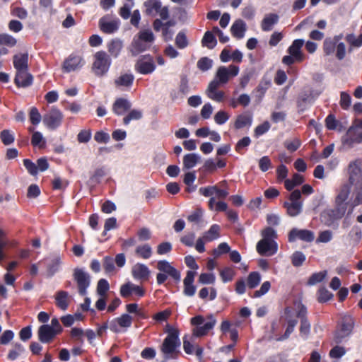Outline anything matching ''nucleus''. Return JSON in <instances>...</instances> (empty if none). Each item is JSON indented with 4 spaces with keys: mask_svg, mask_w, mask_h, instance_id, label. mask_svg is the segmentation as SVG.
<instances>
[{
    "mask_svg": "<svg viewBox=\"0 0 362 362\" xmlns=\"http://www.w3.org/2000/svg\"><path fill=\"white\" fill-rule=\"evenodd\" d=\"M111 64L110 56L105 51H98L93 55L92 71L95 75L103 76L108 72Z\"/></svg>",
    "mask_w": 362,
    "mask_h": 362,
    "instance_id": "nucleus-7",
    "label": "nucleus"
},
{
    "mask_svg": "<svg viewBox=\"0 0 362 362\" xmlns=\"http://www.w3.org/2000/svg\"><path fill=\"white\" fill-rule=\"evenodd\" d=\"M284 318L287 323V327L282 336L275 339L276 341H284L288 339L298 324V320L294 318L293 308L288 306L284 309Z\"/></svg>",
    "mask_w": 362,
    "mask_h": 362,
    "instance_id": "nucleus-17",
    "label": "nucleus"
},
{
    "mask_svg": "<svg viewBox=\"0 0 362 362\" xmlns=\"http://www.w3.org/2000/svg\"><path fill=\"white\" fill-rule=\"evenodd\" d=\"M293 310L296 312V317L300 320V335L304 339H307L311 329V325L307 317V308L300 300H295L293 303Z\"/></svg>",
    "mask_w": 362,
    "mask_h": 362,
    "instance_id": "nucleus-8",
    "label": "nucleus"
},
{
    "mask_svg": "<svg viewBox=\"0 0 362 362\" xmlns=\"http://www.w3.org/2000/svg\"><path fill=\"white\" fill-rule=\"evenodd\" d=\"M235 275L234 270L230 267H226L220 271V276L223 282L226 283L232 281Z\"/></svg>",
    "mask_w": 362,
    "mask_h": 362,
    "instance_id": "nucleus-59",
    "label": "nucleus"
},
{
    "mask_svg": "<svg viewBox=\"0 0 362 362\" xmlns=\"http://www.w3.org/2000/svg\"><path fill=\"white\" fill-rule=\"evenodd\" d=\"M31 144L34 146L44 148L46 144V141L41 132H34L32 135Z\"/></svg>",
    "mask_w": 362,
    "mask_h": 362,
    "instance_id": "nucleus-48",
    "label": "nucleus"
},
{
    "mask_svg": "<svg viewBox=\"0 0 362 362\" xmlns=\"http://www.w3.org/2000/svg\"><path fill=\"white\" fill-rule=\"evenodd\" d=\"M220 236V226L217 224L212 225L208 231H206L203 238L205 241L210 242L214 240L218 239Z\"/></svg>",
    "mask_w": 362,
    "mask_h": 362,
    "instance_id": "nucleus-43",
    "label": "nucleus"
},
{
    "mask_svg": "<svg viewBox=\"0 0 362 362\" xmlns=\"http://www.w3.org/2000/svg\"><path fill=\"white\" fill-rule=\"evenodd\" d=\"M333 294L326 288H320L318 290L317 300L320 303H325L333 298Z\"/></svg>",
    "mask_w": 362,
    "mask_h": 362,
    "instance_id": "nucleus-58",
    "label": "nucleus"
},
{
    "mask_svg": "<svg viewBox=\"0 0 362 362\" xmlns=\"http://www.w3.org/2000/svg\"><path fill=\"white\" fill-rule=\"evenodd\" d=\"M64 115L62 112L55 106L44 115L42 122L44 125L49 129L55 130L62 124Z\"/></svg>",
    "mask_w": 362,
    "mask_h": 362,
    "instance_id": "nucleus-10",
    "label": "nucleus"
},
{
    "mask_svg": "<svg viewBox=\"0 0 362 362\" xmlns=\"http://www.w3.org/2000/svg\"><path fill=\"white\" fill-rule=\"evenodd\" d=\"M262 239L257 243V252L262 256H272L278 251V244L276 242L277 238L276 231L271 228L267 227L261 232Z\"/></svg>",
    "mask_w": 362,
    "mask_h": 362,
    "instance_id": "nucleus-1",
    "label": "nucleus"
},
{
    "mask_svg": "<svg viewBox=\"0 0 362 362\" xmlns=\"http://www.w3.org/2000/svg\"><path fill=\"white\" fill-rule=\"evenodd\" d=\"M261 281V275L257 272H252L249 274L247 279V284L250 288H256Z\"/></svg>",
    "mask_w": 362,
    "mask_h": 362,
    "instance_id": "nucleus-47",
    "label": "nucleus"
},
{
    "mask_svg": "<svg viewBox=\"0 0 362 362\" xmlns=\"http://www.w3.org/2000/svg\"><path fill=\"white\" fill-rule=\"evenodd\" d=\"M28 55L26 53L18 54L13 57V66L16 71L28 70Z\"/></svg>",
    "mask_w": 362,
    "mask_h": 362,
    "instance_id": "nucleus-35",
    "label": "nucleus"
},
{
    "mask_svg": "<svg viewBox=\"0 0 362 362\" xmlns=\"http://www.w3.org/2000/svg\"><path fill=\"white\" fill-rule=\"evenodd\" d=\"M29 117L31 123L34 125H37L42 120V116L35 107L30 108Z\"/></svg>",
    "mask_w": 362,
    "mask_h": 362,
    "instance_id": "nucleus-63",
    "label": "nucleus"
},
{
    "mask_svg": "<svg viewBox=\"0 0 362 362\" xmlns=\"http://www.w3.org/2000/svg\"><path fill=\"white\" fill-rule=\"evenodd\" d=\"M252 115L245 112L236 117L234 122V127L236 129H240L245 127L250 128L252 124Z\"/></svg>",
    "mask_w": 362,
    "mask_h": 362,
    "instance_id": "nucleus-29",
    "label": "nucleus"
},
{
    "mask_svg": "<svg viewBox=\"0 0 362 362\" xmlns=\"http://www.w3.org/2000/svg\"><path fill=\"white\" fill-rule=\"evenodd\" d=\"M339 105L343 110H349L351 105V95L346 92H341L340 94Z\"/></svg>",
    "mask_w": 362,
    "mask_h": 362,
    "instance_id": "nucleus-55",
    "label": "nucleus"
},
{
    "mask_svg": "<svg viewBox=\"0 0 362 362\" xmlns=\"http://www.w3.org/2000/svg\"><path fill=\"white\" fill-rule=\"evenodd\" d=\"M201 157L197 153H188L183 158V170H189L197 165Z\"/></svg>",
    "mask_w": 362,
    "mask_h": 362,
    "instance_id": "nucleus-40",
    "label": "nucleus"
},
{
    "mask_svg": "<svg viewBox=\"0 0 362 362\" xmlns=\"http://www.w3.org/2000/svg\"><path fill=\"white\" fill-rule=\"evenodd\" d=\"M156 66L153 58L149 54L140 57L134 65L135 71L143 75L152 74L156 70Z\"/></svg>",
    "mask_w": 362,
    "mask_h": 362,
    "instance_id": "nucleus-16",
    "label": "nucleus"
},
{
    "mask_svg": "<svg viewBox=\"0 0 362 362\" xmlns=\"http://www.w3.org/2000/svg\"><path fill=\"white\" fill-rule=\"evenodd\" d=\"M180 346L179 332L176 329H173L169 332L163 340L160 351L166 360L175 359L178 356L179 351L177 349Z\"/></svg>",
    "mask_w": 362,
    "mask_h": 362,
    "instance_id": "nucleus-4",
    "label": "nucleus"
},
{
    "mask_svg": "<svg viewBox=\"0 0 362 362\" xmlns=\"http://www.w3.org/2000/svg\"><path fill=\"white\" fill-rule=\"evenodd\" d=\"M119 293L124 298L129 297L132 295L141 298L145 295V290L140 286L127 282L121 286Z\"/></svg>",
    "mask_w": 362,
    "mask_h": 362,
    "instance_id": "nucleus-21",
    "label": "nucleus"
},
{
    "mask_svg": "<svg viewBox=\"0 0 362 362\" xmlns=\"http://www.w3.org/2000/svg\"><path fill=\"white\" fill-rule=\"evenodd\" d=\"M84 64L82 57L72 54L64 60L62 69L66 73L76 71L81 69Z\"/></svg>",
    "mask_w": 362,
    "mask_h": 362,
    "instance_id": "nucleus-19",
    "label": "nucleus"
},
{
    "mask_svg": "<svg viewBox=\"0 0 362 362\" xmlns=\"http://www.w3.org/2000/svg\"><path fill=\"white\" fill-rule=\"evenodd\" d=\"M146 14L151 16L159 15L161 19L166 20L169 17V11L167 6H162L160 0H147L144 2Z\"/></svg>",
    "mask_w": 362,
    "mask_h": 362,
    "instance_id": "nucleus-15",
    "label": "nucleus"
},
{
    "mask_svg": "<svg viewBox=\"0 0 362 362\" xmlns=\"http://www.w3.org/2000/svg\"><path fill=\"white\" fill-rule=\"evenodd\" d=\"M131 107V103L123 98L116 99L112 105V111L117 115H123Z\"/></svg>",
    "mask_w": 362,
    "mask_h": 362,
    "instance_id": "nucleus-32",
    "label": "nucleus"
},
{
    "mask_svg": "<svg viewBox=\"0 0 362 362\" xmlns=\"http://www.w3.org/2000/svg\"><path fill=\"white\" fill-rule=\"evenodd\" d=\"M194 276H195V272H194L192 271H188L187 272V275H186L185 278L184 279L183 293L186 296L192 297L195 294L197 288L193 284Z\"/></svg>",
    "mask_w": 362,
    "mask_h": 362,
    "instance_id": "nucleus-26",
    "label": "nucleus"
},
{
    "mask_svg": "<svg viewBox=\"0 0 362 362\" xmlns=\"http://www.w3.org/2000/svg\"><path fill=\"white\" fill-rule=\"evenodd\" d=\"M345 40L349 45V51L362 47V33L356 36L354 33H349L345 36Z\"/></svg>",
    "mask_w": 362,
    "mask_h": 362,
    "instance_id": "nucleus-39",
    "label": "nucleus"
},
{
    "mask_svg": "<svg viewBox=\"0 0 362 362\" xmlns=\"http://www.w3.org/2000/svg\"><path fill=\"white\" fill-rule=\"evenodd\" d=\"M209 320L204 325L193 329L192 335L195 337H200L206 335L211 329L214 328L216 323V319L213 315L208 317Z\"/></svg>",
    "mask_w": 362,
    "mask_h": 362,
    "instance_id": "nucleus-25",
    "label": "nucleus"
},
{
    "mask_svg": "<svg viewBox=\"0 0 362 362\" xmlns=\"http://www.w3.org/2000/svg\"><path fill=\"white\" fill-rule=\"evenodd\" d=\"M54 298L55 303L59 308L62 310H66L68 308L71 301V296L67 291L62 290L57 291Z\"/></svg>",
    "mask_w": 362,
    "mask_h": 362,
    "instance_id": "nucleus-33",
    "label": "nucleus"
},
{
    "mask_svg": "<svg viewBox=\"0 0 362 362\" xmlns=\"http://www.w3.org/2000/svg\"><path fill=\"white\" fill-rule=\"evenodd\" d=\"M123 48V42L119 39H113L107 44V49L110 54L117 58L119 57L122 49Z\"/></svg>",
    "mask_w": 362,
    "mask_h": 362,
    "instance_id": "nucleus-36",
    "label": "nucleus"
},
{
    "mask_svg": "<svg viewBox=\"0 0 362 362\" xmlns=\"http://www.w3.org/2000/svg\"><path fill=\"white\" fill-rule=\"evenodd\" d=\"M132 324V317L129 314H123L112 320L109 324V329L115 333L125 331Z\"/></svg>",
    "mask_w": 362,
    "mask_h": 362,
    "instance_id": "nucleus-18",
    "label": "nucleus"
},
{
    "mask_svg": "<svg viewBox=\"0 0 362 362\" xmlns=\"http://www.w3.org/2000/svg\"><path fill=\"white\" fill-rule=\"evenodd\" d=\"M230 31L233 37L238 39H241L245 36L246 24L243 21L238 19L232 25Z\"/></svg>",
    "mask_w": 362,
    "mask_h": 362,
    "instance_id": "nucleus-37",
    "label": "nucleus"
},
{
    "mask_svg": "<svg viewBox=\"0 0 362 362\" xmlns=\"http://www.w3.org/2000/svg\"><path fill=\"white\" fill-rule=\"evenodd\" d=\"M136 254L143 259H148L152 255V248L148 244L139 245L136 248Z\"/></svg>",
    "mask_w": 362,
    "mask_h": 362,
    "instance_id": "nucleus-46",
    "label": "nucleus"
},
{
    "mask_svg": "<svg viewBox=\"0 0 362 362\" xmlns=\"http://www.w3.org/2000/svg\"><path fill=\"white\" fill-rule=\"evenodd\" d=\"M303 205L301 192L298 189L293 190L289 194L288 200L284 203L287 214L291 217H296L301 214Z\"/></svg>",
    "mask_w": 362,
    "mask_h": 362,
    "instance_id": "nucleus-9",
    "label": "nucleus"
},
{
    "mask_svg": "<svg viewBox=\"0 0 362 362\" xmlns=\"http://www.w3.org/2000/svg\"><path fill=\"white\" fill-rule=\"evenodd\" d=\"M303 45L304 40L303 39H297L292 42L288 49V52L295 57L296 62H302L304 59V56L301 52Z\"/></svg>",
    "mask_w": 362,
    "mask_h": 362,
    "instance_id": "nucleus-31",
    "label": "nucleus"
},
{
    "mask_svg": "<svg viewBox=\"0 0 362 362\" xmlns=\"http://www.w3.org/2000/svg\"><path fill=\"white\" fill-rule=\"evenodd\" d=\"M110 289V284L105 279H100L97 284L96 291L100 297H105Z\"/></svg>",
    "mask_w": 362,
    "mask_h": 362,
    "instance_id": "nucleus-50",
    "label": "nucleus"
},
{
    "mask_svg": "<svg viewBox=\"0 0 362 362\" xmlns=\"http://www.w3.org/2000/svg\"><path fill=\"white\" fill-rule=\"evenodd\" d=\"M216 281L214 273H202L199 277V282L202 284H213Z\"/></svg>",
    "mask_w": 362,
    "mask_h": 362,
    "instance_id": "nucleus-61",
    "label": "nucleus"
},
{
    "mask_svg": "<svg viewBox=\"0 0 362 362\" xmlns=\"http://www.w3.org/2000/svg\"><path fill=\"white\" fill-rule=\"evenodd\" d=\"M25 351L24 346L20 343H16L13 345V349H11L8 355V359L11 361L16 360L19 355L23 354Z\"/></svg>",
    "mask_w": 362,
    "mask_h": 362,
    "instance_id": "nucleus-52",
    "label": "nucleus"
},
{
    "mask_svg": "<svg viewBox=\"0 0 362 362\" xmlns=\"http://www.w3.org/2000/svg\"><path fill=\"white\" fill-rule=\"evenodd\" d=\"M175 25V22L169 21L165 23L164 28H163L162 35L165 41L172 40L174 35V30L172 27Z\"/></svg>",
    "mask_w": 362,
    "mask_h": 362,
    "instance_id": "nucleus-49",
    "label": "nucleus"
},
{
    "mask_svg": "<svg viewBox=\"0 0 362 362\" xmlns=\"http://www.w3.org/2000/svg\"><path fill=\"white\" fill-rule=\"evenodd\" d=\"M62 264V259L59 256L53 257L47 264V275L51 277L59 271Z\"/></svg>",
    "mask_w": 362,
    "mask_h": 362,
    "instance_id": "nucleus-41",
    "label": "nucleus"
},
{
    "mask_svg": "<svg viewBox=\"0 0 362 362\" xmlns=\"http://www.w3.org/2000/svg\"><path fill=\"white\" fill-rule=\"evenodd\" d=\"M17 41L16 38L8 34H0V45H5L8 47H13L16 45Z\"/></svg>",
    "mask_w": 362,
    "mask_h": 362,
    "instance_id": "nucleus-64",
    "label": "nucleus"
},
{
    "mask_svg": "<svg viewBox=\"0 0 362 362\" xmlns=\"http://www.w3.org/2000/svg\"><path fill=\"white\" fill-rule=\"evenodd\" d=\"M220 86L221 85L217 83L216 81H211L206 90L207 97L215 102H222L225 98V93L223 91L218 90Z\"/></svg>",
    "mask_w": 362,
    "mask_h": 362,
    "instance_id": "nucleus-24",
    "label": "nucleus"
},
{
    "mask_svg": "<svg viewBox=\"0 0 362 362\" xmlns=\"http://www.w3.org/2000/svg\"><path fill=\"white\" fill-rule=\"evenodd\" d=\"M343 35H336L332 37H327L323 42V51L325 55L329 56L335 52L339 60H342L346 56V45L341 42Z\"/></svg>",
    "mask_w": 362,
    "mask_h": 362,
    "instance_id": "nucleus-5",
    "label": "nucleus"
},
{
    "mask_svg": "<svg viewBox=\"0 0 362 362\" xmlns=\"http://www.w3.org/2000/svg\"><path fill=\"white\" fill-rule=\"evenodd\" d=\"M134 76L132 73H122L114 81L115 87L120 90H129L133 85Z\"/></svg>",
    "mask_w": 362,
    "mask_h": 362,
    "instance_id": "nucleus-22",
    "label": "nucleus"
},
{
    "mask_svg": "<svg viewBox=\"0 0 362 362\" xmlns=\"http://www.w3.org/2000/svg\"><path fill=\"white\" fill-rule=\"evenodd\" d=\"M155 40V37L150 29L141 30L136 35L131 45L130 52L133 56H136L139 53L149 49Z\"/></svg>",
    "mask_w": 362,
    "mask_h": 362,
    "instance_id": "nucleus-3",
    "label": "nucleus"
},
{
    "mask_svg": "<svg viewBox=\"0 0 362 362\" xmlns=\"http://www.w3.org/2000/svg\"><path fill=\"white\" fill-rule=\"evenodd\" d=\"M230 118V115L223 110L218 111L214 115V121L218 125L225 124Z\"/></svg>",
    "mask_w": 362,
    "mask_h": 362,
    "instance_id": "nucleus-62",
    "label": "nucleus"
},
{
    "mask_svg": "<svg viewBox=\"0 0 362 362\" xmlns=\"http://www.w3.org/2000/svg\"><path fill=\"white\" fill-rule=\"evenodd\" d=\"M157 269L160 272L166 274L177 281L180 280V273L167 260H160L157 263Z\"/></svg>",
    "mask_w": 362,
    "mask_h": 362,
    "instance_id": "nucleus-23",
    "label": "nucleus"
},
{
    "mask_svg": "<svg viewBox=\"0 0 362 362\" xmlns=\"http://www.w3.org/2000/svg\"><path fill=\"white\" fill-rule=\"evenodd\" d=\"M333 238V233L330 230H325L319 233L316 240L317 243H327Z\"/></svg>",
    "mask_w": 362,
    "mask_h": 362,
    "instance_id": "nucleus-54",
    "label": "nucleus"
},
{
    "mask_svg": "<svg viewBox=\"0 0 362 362\" xmlns=\"http://www.w3.org/2000/svg\"><path fill=\"white\" fill-rule=\"evenodd\" d=\"M0 138L4 145H10L14 142V134L8 129H4L0 133Z\"/></svg>",
    "mask_w": 362,
    "mask_h": 362,
    "instance_id": "nucleus-53",
    "label": "nucleus"
},
{
    "mask_svg": "<svg viewBox=\"0 0 362 362\" xmlns=\"http://www.w3.org/2000/svg\"><path fill=\"white\" fill-rule=\"evenodd\" d=\"M57 334L49 325H44L39 327L38 339L42 343H49Z\"/></svg>",
    "mask_w": 362,
    "mask_h": 362,
    "instance_id": "nucleus-28",
    "label": "nucleus"
},
{
    "mask_svg": "<svg viewBox=\"0 0 362 362\" xmlns=\"http://www.w3.org/2000/svg\"><path fill=\"white\" fill-rule=\"evenodd\" d=\"M202 45L213 49L217 44V40L211 31H206L202 40Z\"/></svg>",
    "mask_w": 362,
    "mask_h": 362,
    "instance_id": "nucleus-44",
    "label": "nucleus"
},
{
    "mask_svg": "<svg viewBox=\"0 0 362 362\" xmlns=\"http://www.w3.org/2000/svg\"><path fill=\"white\" fill-rule=\"evenodd\" d=\"M346 349L343 346H335L329 351V357L333 362H339V360L346 354Z\"/></svg>",
    "mask_w": 362,
    "mask_h": 362,
    "instance_id": "nucleus-45",
    "label": "nucleus"
},
{
    "mask_svg": "<svg viewBox=\"0 0 362 362\" xmlns=\"http://www.w3.org/2000/svg\"><path fill=\"white\" fill-rule=\"evenodd\" d=\"M94 139L98 144H107L110 140V136L107 132L100 130L95 133Z\"/></svg>",
    "mask_w": 362,
    "mask_h": 362,
    "instance_id": "nucleus-60",
    "label": "nucleus"
},
{
    "mask_svg": "<svg viewBox=\"0 0 362 362\" xmlns=\"http://www.w3.org/2000/svg\"><path fill=\"white\" fill-rule=\"evenodd\" d=\"M354 326V322L351 316L346 315L341 318V324L334 334L336 343H341L346 338L350 336Z\"/></svg>",
    "mask_w": 362,
    "mask_h": 362,
    "instance_id": "nucleus-12",
    "label": "nucleus"
},
{
    "mask_svg": "<svg viewBox=\"0 0 362 362\" xmlns=\"http://www.w3.org/2000/svg\"><path fill=\"white\" fill-rule=\"evenodd\" d=\"M279 21V16L276 13H268L264 17L261 28L263 31H270Z\"/></svg>",
    "mask_w": 362,
    "mask_h": 362,
    "instance_id": "nucleus-38",
    "label": "nucleus"
},
{
    "mask_svg": "<svg viewBox=\"0 0 362 362\" xmlns=\"http://www.w3.org/2000/svg\"><path fill=\"white\" fill-rule=\"evenodd\" d=\"M73 277L77 284L79 294L86 296L90 285V274L83 268H76L74 270Z\"/></svg>",
    "mask_w": 362,
    "mask_h": 362,
    "instance_id": "nucleus-14",
    "label": "nucleus"
},
{
    "mask_svg": "<svg viewBox=\"0 0 362 362\" xmlns=\"http://www.w3.org/2000/svg\"><path fill=\"white\" fill-rule=\"evenodd\" d=\"M239 71V67L233 64H230L228 66H221L218 68L215 77L212 81H216L221 86L226 84L231 78L238 76Z\"/></svg>",
    "mask_w": 362,
    "mask_h": 362,
    "instance_id": "nucleus-13",
    "label": "nucleus"
},
{
    "mask_svg": "<svg viewBox=\"0 0 362 362\" xmlns=\"http://www.w3.org/2000/svg\"><path fill=\"white\" fill-rule=\"evenodd\" d=\"M142 112L139 110H132L123 118L124 125H128L132 120H138L142 117Z\"/></svg>",
    "mask_w": 362,
    "mask_h": 362,
    "instance_id": "nucleus-51",
    "label": "nucleus"
},
{
    "mask_svg": "<svg viewBox=\"0 0 362 362\" xmlns=\"http://www.w3.org/2000/svg\"><path fill=\"white\" fill-rule=\"evenodd\" d=\"M305 255L300 251L295 252L291 256V262L294 267H300L305 261Z\"/></svg>",
    "mask_w": 362,
    "mask_h": 362,
    "instance_id": "nucleus-57",
    "label": "nucleus"
},
{
    "mask_svg": "<svg viewBox=\"0 0 362 362\" xmlns=\"http://www.w3.org/2000/svg\"><path fill=\"white\" fill-rule=\"evenodd\" d=\"M100 30L107 34L113 33L117 31L119 26V21H107L106 18H102L99 21Z\"/></svg>",
    "mask_w": 362,
    "mask_h": 362,
    "instance_id": "nucleus-34",
    "label": "nucleus"
},
{
    "mask_svg": "<svg viewBox=\"0 0 362 362\" xmlns=\"http://www.w3.org/2000/svg\"><path fill=\"white\" fill-rule=\"evenodd\" d=\"M288 241L295 242L297 239L310 243L315 238V234L313 231L306 229L293 228L288 233Z\"/></svg>",
    "mask_w": 362,
    "mask_h": 362,
    "instance_id": "nucleus-20",
    "label": "nucleus"
},
{
    "mask_svg": "<svg viewBox=\"0 0 362 362\" xmlns=\"http://www.w3.org/2000/svg\"><path fill=\"white\" fill-rule=\"evenodd\" d=\"M348 181L345 184H362V159L351 160L346 168Z\"/></svg>",
    "mask_w": 362,
    "mask_h": 362,
    "instance_id": "nucleus-11",
    "label": "nucleus"
},
{
    "mask_svg": "<svg viewBox=\"0 0 362 362\" xmlns=\"http://www.w3.org/2000/svg\"><path fill=\"white\" fill-rule=\"evenodd\" d=\"M33 76L28 71H16L15 76V83L18 87H28L33 83Z\"/></svg>",
    "mask_w": 362,
    "mask_h": 362,
    "instance_id": "nucleus-30",
    "label": "nucleus"
},
{
    "mask_svg": "<svg viewBox=\"0 0 362 362\" xmlns=\"http://www.w3.org/2000/svg\"><path fill=\"white\" fill-rule=\"evenodd\" d=\"M304 182V178L302 175L295 173L292 179H286L284 181V185L287 190L291 191L295 187L301 185Z\"/></svg>",
    "mask_w": 362,
    "mask_h": 362,
    "instance_id": "nucleus-42",
    "label": "nucleus"
},
{
    "mask_svg": "<svg viewBox=\"0 0 362 362\" xmlns=\"http://www.w3.org/2000/svg\"><path fill=\"white\" fill-rule=\"evenodd\" d=\"M150 273L148 267L141 263L134 264L132 269V276L136 280H147Z\"/></svg>",
    "mask_w": 362,
    "mask_h": 362,
    "instance_id": "nucleus-27",
    "label": "nucleus"
},
{
    "mask_svg": "<svg viewBox=\"0 0 362 362\" xmlns=\"http://www.w3.org/2000/svg\"><path fill=\"white\" fill-rule=\"evenodd\" d=\"M351 239V244L356 245L361 239V230L358 226H354L349 233Z\"/></svg>",
    "mask_w": 362,
    "mask_h": 362,
    "instance_id": "nucleus-56",
    "label": "nucleus"
},
{
    "mask_svg": "<svg viewBox=\"0 0 362 362\" xmlns=\"http://www.w3.org/2000/svg\"><path fill=\"white\" fill-rule=\"evenodd\" d=\"M341 141L346 148H353L355 145L362 143V119L354 122L342 137Z\"/></svg>",
    "mask_w": 362,
    "mask_h": 362,
    "instance_id": "nucleus-6",
    "label": "nucleus"
},
{
    "mask_svg": "<svg viewBox=\"0 0 362 362\" xmlns=\"http://www.w3.org/2000/svg\"><path fill=\"white\" fill-rule=\"evenodd\" d=\"M349 198L351 212L354 207L362 204V184H344L337 197V202L342 203Z\"/></svg>",
    "mask_w": 362,
    "mask_h": 362,
    "instance_id": "nucleus-2",
    "label": "nucleus"
}]
</instances>
